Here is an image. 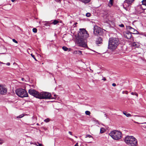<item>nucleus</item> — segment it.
Returning <instances> with one entry per match:
<instances>
[{"label": "nucleus", "mask_w": 146, "mask_h": 146, "mask_svg": "<svg viewBox=\"0 0 146 146\" xmlns=\"http://www.w3.org/2000/svg\"><path fill=\"white\" fill-rule=\"evenodd\" d=\"M11 1L13 2H14L15 1H17V0H11Z\"/></svg>", "instance_id": "obj_41"}, {"label": "nucleus", "mask_w": 146, "mask_h": 146, "mask_svg": "<svg viewBox=\"0 0 146 146\" xmlns=\"http://www.w3.org/2000/svg\"><path fill=\"white\" fill-rule=\"evenodd\" d=\"M144 123H146V122H144V123H141V124H144Z\"/></svg>", "instance_id": "obj_45"}, {"label": "nucleus", "mask_w": 146, "mask_h": 146, "mask_svg": "<svg viewBox=\"0 0 146 146\" xmlns=\"http://www.w3.org/2000/svg\"><path fill=\"white\" fill-rule=\"evenodd\" d=\"M13 41L15 42V43H18V42L15 39H13Z\"/></svg>", "instance_id": "obj_34"}, {"label": "nucleus", "mask_w": 146, "mask_h": 146, "mask_svg": "<svg viewBox=\"0 0 146 146\" xmlns=\"http://www.w3.org/2000/svg\"><path fill=\"white\" fill-rule=\"evenodd\" d=\"M135 0H125L124 3H127L129 5H131Z\"/></svg>", "instance_id": "obj_14"}, {"label": "nucleus", "mask_w": 146, "mask_h": 146, "mask_svg": "<svg viewBox=\"0 0 146 146\" xmlns=\"http://www.w3.org/2000/svg\"><path fill=\"white\" fill-rule=\"evenodd\" d=\"M141 3L142 5L146 6V0H143Z\"/></svg>", "instance_id": "obj_21"}, {"label": "nucleus", "mask_w": 146, "mask_h": 146, "mask_svg": "<svg viewBox=\"0 0 146 146\" xmlns=\"http://www.w3.org/2000/svg\"><path fill=\"white\" fill-rule=\"evenodd\" d=\"M56 1L57 2H60L61 0H54Z\"/></svg>", "instance_id": "obj_37"}, {"label": "nucleus", "mask_w": 146, "mask_h": 146, "mask_svg": "<svg viewBox=\"0 0 146 146\" xmlns=\"http://www.w3.org/2000/svg\"><path fill=\"white\" fill-rule=\"evenodd\" d=\"M80 31L78 34L77 41L79 46L84 47L87 46L86 39L89 35L87 31L84 29H80Z\"/></svg>", "instance_id": "obj_1"}, {"label": "nucleus", "mask_w": 146, "mask_h": 146, "mask_svg": "<svg viewBox=\"0 0 146 146\" xmlns=\"http://www.w3.org/2000/svg\"><path fill=\"white\" fill-rule=\"evenodd\" d=\"M109 135L114 139L118 140L120 139L122 137L121 133L117 130H115L111 131Z\"/></svg>", "instance_id": "obj_4"}, {"label": "nucleus", "mask_w": 146, "mask_h": 146, "mask_svg": "<svg viewBox=\"0 0 146 146\" xmlns=\"http://www.w3.org/2000/svg\"><path fill=\"white\" fill-rule=\"evenodd\" d=\"M23 80H24V79L23 78H22V80H23Z\"/></svg>", "instance_id": "obj_47"}, {"label": "nucleus", "mask_w": 146, "mask_h": 146, "mask_svg": "<svg viewBox=\"0 0 146 146\" xmlns=\"http://www.w3.org/2000/svg\"><path fill=\"white\" fill-rule=\"evenodd\" d=\"M5 141L3 140V139H2L0 138V144L2 145L3 143H4Z\"/></svg>", "instance_id": "obj_24"}, {"label": "nucleus", "mask_w": 146, "mask_h": 146, "mask_svg": "<svg viewBox=\"0 0 146 146\" xmlns=\"http://www.w3.org/2000/svg\"><path fill=\"white\" fill-rule=\"evenodd\" d=\"M91 15V14L88 13L86 14V16L87 17H90Z\"/></svg>", "instance_id": "obj_31"}, {"label": "nucleus", "mask_w": 146, "mask_h": 146, "mask_svg": "<svg viewBox=\"0 0 146 146\" xmlns=\"http://www.w3.org/2000/svg\"><path fill=\"white\" fill-rule=\"evenodd\" d=\"M119 26L121 27H124V25L123 24L119 25Z\"/></svg>", "instance_id": "obj_35"}, {"label": "nucleus", "mask_w": 146, "mask_h": 146, "mask_svg": "<svg viewBox=\"0 0 146 146\" xmlns=\"http://www.w3.org/2000/svg\"><path fill=\"white\" fill-rule=\"evenodd\" d=\"M29 93L31 95L33 96L36 98H38L39 96V92L35 90L31 89L29 90Z\"/></svg>", "instance_id": "obj_8"}, {"label": "nucleus", "mask_w": 146, "mask_h": 146, "mask_svg": "<svg viewBox=\"0 0 146 146\" xmlns=\"http://www.w3.org/2000/svg\"><path fill=\"white\" fill-rule=\"evenodd\" d=\"M132 33H131L128 31H127L125 33H124V36L128 39H129L131 38L132 36L131 35Z\"/></svg>", "instance_id": "obj_10"}, {"label": "nucleus", "mask_w": 146, "mask_h": 146, "mask_svg": "<svg viewBox=\"0 0 146 146\" xmlns=\"http://www.w3.org/2000/svg\"><path fill=\"white\" fill-rule=\"evenodd\" d=\"M102 80H103L104 81H106V79L105 77H103V78L102 79Z\"/></svg>", "instance_id": "obj_36"}, {"label": "nucleus", "mask_w": 146, "mask_h": 146, "mask_svg": "<svg viewBox=\"0 0 146 146\" xmlns=\"http://www.w3.org/2000/svg\"><path fill=\"white\" fill-rule=\"evenodd\" d=\"M91 0H80V1L82 3L86 4L89 3Z\"/></svg>", "instance_id": "obj_16"}, {"label": "nucleus", "mask_w": 146, "mask_h": 146, "mask_svg": "<svg viewBox=\"0 0 146 146\" xmlns=\"http://www.w3.org/2000/svg\"><path fill=\"white\" fill-rule=\"evenodd\" d=\"M105 130L104 128H102L100 129V133H103L105 132Z\"/></svg>", "instance_id": "obj_20"}, {"label": "nucleus", "mask_w": 146, "mask_h": 146, "mask_svg": "<svg viewBox=\"0 0 146 146\" xmlns=\"http://www.w3.org/2000/svg\"><path fill=\"white\" fill-rule=\"evenodd\" d=\"M31 56L33 58H34V59H35V60H36V59L35 58V56H34V55H33V54H31Z\"/></svg>", "instance_id": "obj_33"}, {"label": "nucleus", "mask_w": 146, "mask_h": 146, "mask_svg": "<svg viewBox=\"0 0 146 146\" xmlns=\"http://www.w3.org/2000/svg\"><path fill=\"white\" fill-rule=\"evenodd\" d=\"M126 29L127 31L131 33H133L134 32V30L135 29L129 26H126Z\"/></svg>", "instance_id": "obj_13"}, {"label": "nucleus", "mask_w": 146, "mask_h": 146, "mask_svg": "<svg viewBox=\"0 0 146 146\" xmlns=\"http://www.w3.org/2000/svg\"><path fill=\"white\" fill-rule=\"evenodd\" d=\"M139 33L135 29L134 30V32L132 33V34H139Z\"/></svg>", "instance_id": "obj_22"}, {"label": "nucleus", "mask_w": 146, "mask_h": 146, "mask_svg": "<svg viewBox=\"0 0 146 146\" xmlns=\"http://www.w3.org/2000/svg\"><path fill=\"white\" fill-rule=\"evenodd\" d=\"M78 52L79 53H80L81 54H82V51H80V50H79V51H78Z\"/></svg>", "instance_id": "obj_42"}, {"label": "nucleus", "mask_w": 146, "mask_h": 146, "mask_svg": "<svg viewBox=\"0 0 146 146\" xmlns=\"http://www.w3.org/2000/svg\"><path fill=\"white\" fill-rule=\"evenodd\" d=\"M7 93V89L2 85H0V94L5 95Z\"/></svg>", "instance_id": "obj_9"}, {"label": "nucleus", "mask_w": 146, "mask_h": 146, "mask_svg": "<svg viewBox=\"0 0 146 146\" xmlns=\"http://www.w3.org/2000/svg\"><path fill=\"white\" fill-rule=\"evenodd\" d=\"M119 44V40L115 38H110L108 43V49L113 50L115 49Z\"/></svg>", "instance_id": "obj_2"}, {"label": "nucleus", "mask_w": 146, "mask_h": 146, "mask_svg": "<svg viewBox=\"0 0 146 146\" xmlns=\"http://www.w3.org/2000/svg\"><path fill=\"white\" fill-rule=\"evenodd\" d=\"M36 125H39V124L38 123H37L36 124Z\"/></svg>", "instance_id": "obj_46"}, {"label": "nucleus", "mask_w": 146, "mask_h": 146, "mask_svg": "<svg viewBox=\"0 0 146 146\" xmlns=\"http://www.w3.org/2000/svg\"><path fill=\"white\" fill-rule=\"evenodd\" d=\"M113 1V0H110L109 2V4H108V6L110 7H111L112 5Z\"/></svg>", "instance_id": "obj_17"}, {"label": "nucleus", "mask_w": 146, "mask_h": 146, "mask_svg": "<svg viewBox=\"0 0 146 146\" xmlns=\"http://www.w3.org/2000/svg\"><path fill=\"white\" fill-rule=\"evenodd\" d=\"M0 63L1 64H5L4 63H3V62H0Z\"/></svg>", "instance_id": "obj_44"}, {"label": "nucleus", "mask_w": 146, "mask_h": 146, "mask_svg": "<svg viewBox=\"0 0 146 146\" xmlns=\"http://www.w3.org/2000/svg\"><path fill=\"white\" fill-rule=\"evenodd\" d=\"M125 92H126L125 93L127 94H128V92L127 91H126Z\"/></svg>", "instance_id": "obj_43"}, {"label": "nucleus", "mask_w": 146, "mask_h": 146, "mask_svg": "<svg viewBox=\"0 0 146 146\" xmlns=\"http://www.w3.org/2000/svg\"><path fill=\"white\" fill-rule=\"evenodd\" d=\"M77 23H75V24H77Z\"/></svg>", "instance_id": "obj_48"}, {"label": "nucleus", "mask_w": 146, "mask_h": 146, "mask_svg": "<svg viewBox=\"0 0 146 146\" xmlns=\"http://www.w3.org/2000/svg\"><path fill=\"white\" fill-rule=\"evenodd\" d=\"M68 133H69L70 135H72V132H71V131H68Z\"/></svg>", "instance_id": "obj_38"}, {"label": "nucleus", "mask_w": 146, "mask_h": 146, "mask_svg": "<svg viewBox=\"0 0 146 146\" xmlns=\"http://www.w3.org/2000/svg\"><path fill=\"white\" fill-rule=\"evenodd\" d=\"M39 96L38 98L40 99H50L51 97L50 93L45 92H39Z\"/></svg>", "instance_id": "obj_7"}, {"label": "nucleus", "mask_w": 146, "mask_h": 146, "mask_svg": "<svg viewBox=\"0 0 146 146\" xmlns=\"http://www.w3.org/2000/svg\"><path fill=\"white\" fill-rule=\"evenodd\" d=\"M146 9L145 8H143L141 5H140L137 7V12L140 13L143 12Z\"/></svg>", "instance_id": "obj_11"}, {"label": "nucleus", "mask_w": 146, "mask_h": 146, "mask_svg": "<svg viewBox=\"0 0 146 146\" xmlns=\"http://www.w3.org/2000/svg\"><path fill=\"white\" fill-rule=\"evenodd\" d=\"M127 146H137V142L136 139L132 136H127L125 139Z\"/></svg>", "instance_id": "obj_3"}, {"label": "nucleus", "mask_w": 146, "mask_h": 146, "mask_svg": "<svg viewBox=\"0 0 146 146\" xmlns=\"http://www.w3.org/2000/svg\"><path fill=\"white\" fill-rule=\"evenodd\" d=\"M136 123H138L137 122H136Z\"/></svg>", "instance_id": "obj_51"}, {"label": "nucleus", "mask_w": 146, "mask_h": 146, "mask_svg": "<svg viewBox=\"0 0 146 146\" xmlns=\"http://www.w3.org/2000/svg\"><path fill=\"white\" fill-rule=\"evenodd\" d=\"M104 31H105V30L96 25L94 27V33L95 35L97 36L102 35Z\"/></svg>", "instance_id": "obj_6"}, {"label": "nucleus", "mask_w": 146, "mask_h": 146, "mask_svg": "<svg viewBox=\"0 0 146 146\" xmlns=\"http://www.w3.org/2000/svg\"><path fill=\"white\" fill-rule=\"evenodd\" d=\"M33 32L34 33H36L37 32V29L36 28H34L33 29Z\"/></svg>", "instance_id": "obj_28"}, {"label": "nucleus", "mask_w": 146, "mask_h": 146, "mask_svg": "<svg viewBox=\"0 0 146 146\" xmlns=\"http://www.w3.org/2000/svg\"><path fill=\"white\" fill-rule=\"evenodd\" d=\"M123 113L124 115H125L127 117H131V115L129 113H127L126 112H123Z\"/></svg>", "instance_id": "obj_18"}, {"label": "nucleus", "mask_w": 146, "mask_h": 146, "mask_svg": "<svg viewBox=\"0 0 146 146\" xmlns=\"http://www.w3.org/2000/svg\"><path fill=\"white\" fill-rule=\"evenodd\" d=\"M85 113L87 115H90V112L88 111H85Z\"/></svg>", "instance_id": "obj_27"}, {"label": "nucleus", "mask_w": 146, "mask_h": 146, "mask_svg": "<svg viewBox=\"0 0 146 146\" xmlns=\"http://www.w3.org/2000/svg\"><path fill=\"white\" fill-rule=\"evenodd\" d=\"M50 121V119L49 118H47L46 119H45L44 120V121L46 122V123H47V122H49V121Z\"/></svg>", "instance_id": "obj_29"}, {"label": "nucleus", "mask_w": 146, "mask_h": 146, "mask_svg": "<svg viewBox=\"0 0 146 146\" xmlns=\"http://www.w3.org/2000/svg\"><path fill=\"white\" fill-rule=\"evenodd\" d=\"M59 22L58 21L56 20H54V21L52 23H51V24H53L54 25H56Z\"/></svg>", "instance_id": "obj_19"}, {"label": "nucleus", "mask_w": 146, "mask_h": 146, "mask_svg": "<svg viewBox=\"0 0 146 146\" xmlns=\"http://www.w3.org/2000/svg\"><path fill=\"white\" fill-rule=\"evenodd\" d=\"M112 85L113 86H116V85L115 83H113Z\"/></svg>", "instance_id": "obj_39"}, {"label": "nucleus", "mask_w": 146, "mask_h": 146, "mask_svg": "<svg viewBox=\"0 0 146 146\" xmlns=\"http://www.w3.org/2000/svg\"><path fill=\"white\" fill-rule=\"evenodd\" d=\"M103 40L101 37H98L96 40V43L98 45L102 43Z\"/></svg>", "instance_id": "obj_12"}, {"label": "nucleus", "mask_w": 146, "mask_h": 146, "mask_svg": "<svg viewBox=\"0 0 146 146\" xmlns=\"http://www.w3.org/2000/svg\"><path fill=\"white\" fill-rule=\"evenodd\" d=\"M91 142H89V143H91Z\"/></svg>", "instance_id": "obj_49"}, {"label": "nucleus", "mask_w": 146, "mask_h": 146, "mask_svg": "<svg viewBox=\"0 0 146 146\" xmlns=\"http://www.w3.org/2000/svg\"><path fill=\"white\" fill-rule=\"evenodd\" d=\"M24 116V114H21L17 117V118H21Z\"/></svg>", "instance_id": "obj_30"}, {"label": "nucleus", "mask_w": 146, "mask_h": 146, "mask_svg": "<svg viewBox=\"0 0 146 146\" xmlns=\"http://www.w3.org/2000/svg\"><path fill=\"white\" fill-rule=\"evenodd\" d=\"M131 94L132 95H135L137 97L138 96V94L136 92H132L131 93Z\"/></svg>", "instance_id": "obj_25"}, {"label": "nucleus", "mask_w": 146, "mask_h": 146, "mask_svg": "<svg viewBox=\"0 0 146 146\" xmlns=\"http://www.w3.org/2000/svg\"><path fill=\"white\" fill-rule=\"evenodd\" d=\"M135 116H138V115H135Z\"/></svg>", "instance_id": "obj_50"}, {"label": "nucleus", "mask_w": 146, "mask_h": 146, "mask_svg": "<svg viewBox=\"0 0 146 146\" xmlns=\"http://www.w3.org/2000/svg\"><path fill=\"white\" fill-rule=\"evenodd\" d=\"M132 46L134 47L137 48L139 46V44L135 42H133L132 43Z\"/></svg>", "instance_id": "obj_15"}, {"label": "nucleus", "mask_w": 146, "mask_h": 146, "mask_svg": "<svg viewBox=\"0 0 146 146\" xmlns=\"http://www.w3.org/2000/svg\"><path fill=\"white\" fill-rule=\"evenodd\" d=\"M88 137L90 138H92V139H93V137L92 135H90L87 134L86 135V137L87 138Z\"/></svg>", "instance_id": "obj_26"}, {"label": "nucleus", "mask_w": 146, "mask_h": 146, "mask_svg": "<svg viewBox=\"0 0 146 146\" xmlns=\"http://www.w3.org/2000/svg\"><path fill=\"white\" fill-rule=\"evenodd\" d=\"M62 49L65 51H67L68 50V48L65 46H64L62 47Z\"/></svg>", "instance_id": "obj_23"}, {"label": "nucleus", "mask_w": 146, "mask_h": 146, "mask_svg": "<svg viewBox=\"0 0 146 146\" xmlns=\"http://www.w3.org/2000/svg\"><path fill=\"white\" fill-rule=\"evenodd\" d=\"M10 63L9 62H8L6 64L8 66H9L10 65Z\"/></svg>", "instance_id": "obj_40"}, {"label": "nucleus", "mask_w": 146, "mask_h": 146, "mask_svg": "<svg viewBox=\"0 0 146 146\" xmlns=\"http://www.w3.org/2000/svg\"><path fill=\"white\" fill-rule=\"evenodd\" d=\"M16 94L21 98H24L28 96L27 92L24 89L22 88L17 89L16 91Z\"/></svg>", "instance_id": "obj_5"}, {"label": "nucleus", "mask_w": 146, "mask_h": 146, "mask_svg": "<svg viewBox=\"0 0 146 146\" xmlns=\"http://www.w3.org/2000/svg\"><path fill=\"white\" fill-rule=\"evenodd\" d=\"M50 24H51V23H49L47 22V23H45V24H44V25L45 26H47L49 25H50Z\"/></svg>", "instance_id": "obj_32"}]
</instances>
